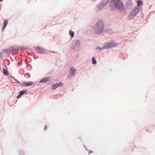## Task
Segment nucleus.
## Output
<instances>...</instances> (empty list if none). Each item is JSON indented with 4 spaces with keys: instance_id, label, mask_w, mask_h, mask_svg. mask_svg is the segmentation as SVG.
Instances as JSON below:
<instances>
[{
    "instance_id": "obj_1",
    "label": "nucleus",
    "mask_w": 155,
    "mask_h": 155,
    "mask_svg": "<svg viewBox=\"0 0 155 155\" xmlns=\"http://www.w3.org/2000/svg\"><path fill=\"white\" fill-rule=\"evenodd\" d=\"M111 9L115 10L116 9L118 10L123 11L124 9V6L122 2L120 0H113L109 3Z\"/></svg>"
},
{
    "instance_id": "obj_2",
    "label": "nucleus",
    "mask_w": 155,
    "mask_h": 155,
    "mask_svg": "<svg viewBox=\"0 0 155 155\" xmlns=\"http://www.w3.org/2000/svg\"><path fill=\"white\" fill-rule=\"evenodd\" d=\"M104 28V21L101 20L97 21L94 26L93 29L95 33L100 34L103 31Z\"/></svg>"
},
{
    "instance_id": "obj_3",
    "label": "nucleus",
    "mask_w": 155,
    "mask_h": 155,
    "mask_svg": "<svg viewBox=\"0 0 155 155\" xmlns=\"http://www.w3.org/2000/svg\"><path fill=\"white\" fill-rule=\"evenodd\" d=\"M118 45V44L116 42L110 41V42L105 43L103 46V47H101L98 46L95 48L96 50L99 49L102 50L104 49H108L113 48L115 47L116 46Z\"/></svg>"
},
{
    "instance_id": "obj_4",
    "label": "nucleus",
    "mask_w": 155,
    "mask_h": 155,
    "mask_svg": "<svg viewBox=\"0 0 155 155\" xmlns=\"http://www.w3.org/2000/svg\"><path fill=\"white\" fill-rule=\"evenodd\" d=\"M110 0H103L99 5H97L95 8V11L98 12L102 9L104 7L106 6Z\"/></svg>"
},
{
    "instance_id": "obj_5",
    "label": "nucleus",
    "mask_w": 155,
    "mask_h": 155,
    "mask_svg": "<svg viewBox=\"0 0 155 155\" xmlns=\"http://www.w3.org/2000/svg\"><path fill=\"white\" fill-rule=\"evenodd\" d=\"M76 70L73 67H71L69 69L68 74L70 76H74L75 74Z\"/></svg>"
},
{
    "instance_id": "obj_6",
    "label": "nucleus",
    "mask_w": 155,
    "mask_h": 155,
    "mask_svg": "<svg viewBox=\"0 0 155 155\" xmlns=\"http://www.w3.org/2000/svg\"><path fill=\"white\" fill-rule=\"evenodd\" d=\"M34 48L39 53L41 54H45V49L40 48L39 46H34Z\"/></svg>"
},
{
    "instance_id": "obj_7",
    "label": "nucleus",
    "mask_w": 155,
    "mask_h": 155,
    "mask_svg": "<svg viewBox=\"0 0 155 155\" xmlns=\"http://www.w3.org/2000/svg\"><path fill=\"white\" fill-rule=\"evenodd\" d=\"M139 12V9L138 7L137 6L135 7L131 11L132 12L136 15L138 14Z\"/></svg>"
},
{
    "instance_id": "obj_8",
    "label": "nucleus",
    "mask_w": 155,
    "mask_h": 155,
    "mask_svg": "<svg viewBox=\"0 0 155 155\" xmlns=\"http://www.w3.org/2000/svg\"><path fill=\"white\" fill-rule=\"evenodd\" d=\"M49 80V77H46L42 78L39 81L40 83H45L47 82Z\"/></svg>"
},
{
    "instance_id": "obj_9",
    "label": "nucleus",
    "mask_w": 155,
    "mask_h": 155,
    "mask_svg": "<svg viewBox=\"0 0 155 155\" xmlns=\"http://www.w3.org/2000/svg\"><path fill=\"white\" fill-rule=\"evenodd\" d=\"M8 22V19H5L4 21V23L3 26L2 28V31H3L6 27Z\"/></svg>"
},
{
    "instance_id": "obj_10",
    "label": "nucleus",
    "mask_w": 155,
    "mask_h": 155,
    "mask_svg": "<svg viewBox=\"0 0 155 155\" xmlns=\"http://www.w3.org/2000/svg\"><path fill=\"white\" fill-rule=\"evenodd\" d=\"M19 50L18 49H16L15 48H12L8 49L9 54H11L14 51H19Z\"/></svg>"
},
{
    "instance_id": "obj_11",
    "label": "nucleus",
    "mask_w": 155,
    "mask_h": 155,
    "mask_svg": "<svg viewBox=\"0 0 155 155\" xmlns=\"http://www.w3.org/2000/svg\"><path fill=\"white\" fill-rule=\"evenodd\" d=\"M126 7L127 8H130L133 6V5L132 2L130 1H128L126 4Z\"/></svg>"
},
{
    "instance_id": "obj_12",
    "label": "nucleus",
    "mask_w": 155,
    "mask_h": 155,
    "mask_svg": "<svg viewBox=\"0 0 155 155\" xmlns=\"http://www.w3.org/2000/svg\"><path fill=\"white\" fill-rule=\"evenodd\" d=\"M136 16V15L131 12L128 15V18L129 20H131L134 18Z\"/></svg>"
},
{
    "instance_id": "obj_13",
    "label": "nucleus",
    "mask_w": 155,
    "mask_h": 155,
    "mask_svg": "<svg viewBox=\"0 0 155 155\" xmlns=\"http://www.w3.org/2000/svg\"><path fill=\"white\" fill-rule=\"evenodd\" d=\"M22 82L24 84L27 86H30L32 85L33 84V82L32 81H30L29 82L25 81H22Z\"/></svg>"
},
{
    "instance_id": "obj_14",
    "label": "nucleus",
    "mask_w": 155,
    "mask_h": 155,
    "mask_svg": "<svg viewBox=\"0 0 155 155\" xmlns=\"http://www.w3.org/2000/svg\"><path fill=\"white\" fill-rule=\"evenodd\" d=\"M74 45L77 46L79 47L80 45V41L79 40H76L74 41Z\"/></svg>"
},
{
    "instance_id": "obj_15",
    "label": "nucleus",
    "mask_w": 155,
    "mask_h": 155,
    "mask_svg": "<svg viewBox=\"0 0 155 155\" xmlns=\"http://www.w3.org/2000/svg\"><path fill=\"white\" fill-rule=\"evenodd\" d=\"M3 71V73L4 75H8V72L7 71H6L5 69L3 68L2 69Z\"/></svg>"
},
{
    "instance_id": "obj_16",
    "label": "nucleus",
    "mask_w": 155,
    "mask_h": 155,
    "mask_svg": "<svg viewBox=\"0 0 155 155\" xmlns=\"http://www.w3.org/2000/svg\"><path fill=\"white\" fill-rule=\"evenodd\" d=\"M58 87V83H56L53 84L52 86V88L53 89H56Z\"/></svg>"
},
{
    "instance_id": "obj_17",
    "label": "nucleus",
    "mask_w": 155,
    "mask_h": 155,
    "mask_svg": "<svg viewBox=\"0 0 155 155\" xmlns=\"http://www.w3.org/2000/svg\"><path fill=\"white\" fill-rule=\"evenodd\" d=\"M92 64H96L97 63V61L96 60H95V58L94 57H93L92 58Z\"/></svg>"
},
{
    "instance_id": "obj_18",
    "label": "nucleus",
    "mask_w": 155,
    "mask_h": 155,
    "mask_svg": "<svg viewBox=\"0 0 155 155\" xmlns=\"http://www.w3.org/2000/svg\"><path fill=\"white\" fill-rule=\"evenodd\" d=\"M69 34L72 37H74V33L73 31L70 30L69 31Z\"/></svg>"
},
{
    "instance_id": "obj_19",
    "label": "nucleus",
    "mask_w": 155,
    "mask_h": 155,
    "mask_svg": "<svg viewBox=\"0 0 155 155\" xmlns=\"http://www.w3.org/2000/svg\"><path fill=\"white\" fill-rule=\"evenodd\" d=\"M137 7L140 6L142 4V2L141 0H138L137 2Z\"/></svg>"
},
{
    "instance_id": "obj_20",
    "label": "nucleus",
    "mask_w": 155,
    "mask_h": 155,
    "mask_svg": "<svg viewBox=\"0 0 155 155\" xmlns=\"http://www.w3.org/2000/svg\"><path fill=\"white\" fill-rule=\"evenodd\" d=\"M26 92L27 91L26 90L21 91L19 92V94L21 96Z\"/></svg>"
},
{
    "instance_id": "obj_21",
    "label": "nucleus",
    "mask_w": 155,
    "mask_h": 155,
    "mask_svg": "<svg viewBox=\"0 0 155 155\" xmlns=\"http://www.w3.org/2000/svg\"><path fill=\"white\" fill-rule=\"evenodd\" d=\"M18 153L20 155H24V151L22 150H18Z\"/></svg>"
},
{
    "instance_id": "obj_22",
    "label": "nucleus",
    "mask_w": 155,
    "mask_h": 155,
    "mask_svg": "<svg viewBox=\"0 0 155 155\" xmlns=\"http://www.w3.org/2000/svg\"><path fill=\"white\" fill-rule=\"evenodd\" d=\"M3 52L7 54H9L8 49L7 50H5V49H3L2 51Z\"/></svg>"
},
{
    "instance_id": "obj_23",
    "label": "nucleus",
    "mask_w": 155,
    "mask_h": 155,
    "mask_svg": "<svg viewBox=\"0 0 155 155\" xmlns=\"http://www.w3.org/2000/svg\"><path fill=\"white\" fill-rule=\"evenodd\" d=\"M58 86H62L63 85V84L61 82H60L59 83H58Z\"/></svg>"
},
{
    "instance_id": "obj_24",
    "label": "nucleus",
    "mask_w": 155,
    "mask_h": 155,
    "mask_svg": "<svg viewBox=\"0 0 155 155\" xmlns=\"http://www.w3.org/2000/svg\"><path fill=\"white\" fill-rule=\"evenodd\" d=\"M19 48L21 50H24L26 49V48L24 47H19Z\"/></svg>"
},
{
    "instance_id": "obj_25",
    "label": "nucleus",
    "mask_w": 155,
    "mask_h": 155,
    "mask_svg": "<svg viewBox=\"0 0 155 155\" xmlns=\"http://www.w3.org/2000/svg\"><path fill=\"white\" fill-rule=\"evenodd\" d=\"M21 96L19 94L18 95L17 97V98H19Z\"/></svg>"
},
{
    "instance_id": "obj_26",
    "label": "nucleus",
    "mask_w": 155,
    "mask_h": 155,
    "mask_svg": "<svg viewBox=\"0 0 155 155\" xmlns=\"http://www.w3.org/2000/svg\"><path fill=\"white\" fill-rule=\"evenodd\" d=\"M47 128V126L46 125H45V126L44 130H46Z\"/></svg>"
},
{
    "instance_id": "obj_27",
    "label": "nucleus",
    "mask_w": 155,
    "mask_h": 155,
    "mask_svg": "<svg viewBox=\"0 0 155 155\" xmlns=\"http://www.w3.org/2000/svg\"><path fill=\"white\" fill-rule=\"evenodd\" d=\"M71 49H72L74 50V46L71 48Z\"/></svg>"
},
{
    "instance_id": "obj_28",
    "label": "nucleus",
    "mask_w": 155,
    "mask_h": 155,
    "mask_svg": "<svg viewBox=\"0 0 155 155\" xmlns=\"http://www.w3.org/2000/svg\"><path fill=\"white\" fill-rule=\"evenodd\" d=\"M15 81H16L17 83H19V84H20V83L19 82L18 80H15Z\"/></svg>"
},
{
    "instance_id": "obj_29",
    "label": "nucleus",
    "mask_w": 155,
    "mask_h": 155,
    "mask_svg": "<svg viewBox=\"0 0 155 155\" xmlns=\"http://www.w3.org/2000/svg\"><path fill=\"white\" fill-rule=\"evenodd\" d=\"M11 78H13V79L15 81V80H16V79L15 78H14L12 76H11Z\"/></svg>"
},
{
    "instance_id": "obj_30",
    "label": "nucleus",
    "mask_w": 155,
    "mask_h": 155,
    "mask_svg": "<svg viewBox=\"0 0 155 155\" xmlns=\"http://www.w3.org/2000/svg\"><path fill=\"white\" fill-rule=\"evenodd\" d=\"M51 52L52 53H54L55 52L54 51H51Z\"/></svg>"
},
{
    "instance_id": "obj_31",
    "label": "nucleus",
    "mask_w": 155,
    "mask_h": 155,
    "mask_svg": "<svg viewBox=\"0 0 155 155\" xmlns=\"http://www.w3.org/2000/svg\"><path fill=\"white\" fill-rule=\"evenodd\" d=\"M92 152H92V151H91V152H89V153H88V154H89L90 153H92Z\"/></svg>"
},
{
    "instance_id": "obj_32",
    "label": "nucleus",
    "mask_w": 155,
    "mask_h": 155,
    "mask_svg": "<svg viewBox=\"0 0 155 155\" xmlns=\"http://www.w3.org/2000/svg\"><path fill=\"white\" fill-rule=\"evenodd\" d=\"M3 0H0V2H2Z\"/></svg>"
},
{
    "instance_id": "obj_33",
    "label": "nucleus",
    "mask_w": 155,
    "mask_h": 155,
    "mask_svg": "<svg viewBox=\"0 0 155 155\" xmlns=\"http://www.w3.org/2000/svg\"><path fill=\"white\" fill-rule=\"evenodd\" d=\"M84 148L85 149L86 147L84 146Z\"/></svg>"
}]
</instances>
